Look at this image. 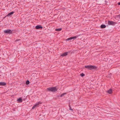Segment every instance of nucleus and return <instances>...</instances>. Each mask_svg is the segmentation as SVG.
Masks as SVG:
<instances>
[{
    "instance_id": "1",
    "label": "nucleus",
    "mask_w": 120,
    "mask_h": 120,
    "mask_svg": "<svg viewBox=\"0 0 120 120\" xmlns=\"http://www.w3.org/2000/svg\"><path fill=\"white\" fill-rule=\"evenodd\" d=\"M46 90L47 91L54 92H55L57 90V89L56 87H49L47 88Z\"/></svg>"
},
{
    "instance_id": "6",
    "label": "nucleus",
    "mask_w": 120,
    "mask_h": 120,
    "mask_svg": "<svg viewBox=\"0 0 120 120\" xmlns=\"http://www.w3.org/2000/svg\"><path fill=\"white\" fill-rule=\"evenodd\" d=\"M97 67L96 66L94 65H90V70H92L94 69L95 70H97Z\"/></svg>"
},
{
    "instance_id": "8",
    "label": "nucleus",
    "mask_w": 120,
    "mask_h": 120,
    "mask_svg": "<svg viewBox=\"0 0 120 120\" xmlns=\"http://www.w3.org/2000/svg\"><path fill=\"white\" fill-rule=\"evenodd\" d=\"M68 52H65L64 53H63L60 56L62 57L66 56L68 55Z\"/></svg>"
},
{
    "instance_id": "17",
    "label": "nucleus",
    "mask_w": 120,
    "mask_h": 120,
    "mask_svg": "<svg viewBox=\"0 0 120 120\" xmlns=\"http://www.w3.org/2000/svg\"><path fill=\"white\" fill-rule=\"evenodd\" d=\"M30 82V81H29V80H27L26 82V85H28L29 84Z\"/></svg>"
},
{
    "instance_id": "14",
    "label": "nucleus",
    "mask_w": 120,
    "mask_h": 120,
    "mask_svg": "<svg viewBox=\"0 0 120 120\" xmlns=\"http://www.w3.org/2000/svg\"><path fill=\"white\" fill-rule=\"evenodd\" d=\"M90 65H87L85 66V67L86 68L88 69H89L90 70Z\"/></svg>"
},
{
    "instance_id": "21",
    "label": "nucleus",
    "mask_w": 120,
    "mask_h": 120,
    "mask_svg": "<svg viewBox=\"0 0 120 120\" xmlns=\"http://www.w3.org/2000/svg\"><path fill=\"white\" fill-rule=\"evenodd\" d=\"M118 5H120V2L118 3Z\"/></svg>"
},
{
    "instance_id": "12",
    "label": "nucleus",
    "mask_w": 120,
    "mask_h": 120,
    "mask_svg": "<svg viewBox=\"0 0 120 120\" xmlns=\"http://www.w3.org/2000/svg\"><path fill=\"white\" fill-rule=\"evenodd\" d=\"M14 11H12L9 13L7 15V16H9L12 15L14 13Z\"/></svg>"
},
{
    "instance_id": "10",
    "label": "nucleus",
    "mask_w": 120,
    "mask_h": 120,
    "mask_svg": "<svg viewBox=\"0 0 120 120\" xmlns=\"http://www.w3.org/2000/svg\"><path fill=\"white\" fill-rule=\"evenodd\" d=\"M107 92L109 94H111L112 93V90L111 89H110L109 90H108L107 91Z\"/></svg>"
},
{
    "instance_id": "19",
    "label": "nucleus",
    "mask_w": 120,
    "mask_h": 120,
    "mask_svg": "<svg viewBox=\"0 0 120 120\" xmlns=\"http://www.w3.org/2000/svg\"><path fill=\"white\" fill-rule=\"evenodd\" d=\"M69 110L71 111L73 110V109L71 108L70 105H69Z\"/></svg>"
},
{
    "instance_id": "4",
    "label": "nucleus",
    "mask_w": 120,
    "mask_h": 120,
    "mask_svg": "<svg viewBox=\"0 0 120 120\" xmlns=\"http://www.w3.org/2000/svg\"><path fill=\"white\" fill-rule=\"evenodd\" d=\"M42 103L40 102H37L36 103V104L34 105L32 107V109H34L35 107H38V106L40 104H41Z\"/></svg>"
},
{
    "instance_id": "13",
    "label": "nucleus",
    "mask_w": 120,
    "mask_h": 120,
    "mask_svg": "<svg viewBox=\"0 0 120 120\" xmlns=\"http://www.w3.org/2000/svg\"><path fill=\"white\" fill-rule=\"evenodd\" d=\"M106 26L105 25H102L100 26L101 28L103 29L106 28Z\"/></svg>"
},
{
    "instance_id": "16",
    "label": "nucleus",
    "mask_w": 120,
    "mask_h": 120,
    "mask_svg": "<svg viewBox=\"0 0 120 120\" xmlns=\"http://www.w3.org/2000/svg\"><path fill=\"white\" fill-rule=\"evenodd\" d=\"M67 93H64L60 95V97H62L64 96V95L66 94Z\"/></svg>"
},
{
    "instance_id": "11",
    "label": "nucleus",
    "mask_w": 120,
    "mask_h": 120,
    "mask_svg": "<svg viewBox=\"0 0 120 120\" xmlns=\"http://www.w3.org/2000/svg\"><path fill=\"white\" fill-rule=\"evenodd\" d=\"M6 85V83L4 82H0V86H5Z\"/></svg>"
},
{
    "instance_id": "20",
    "label": "nucleus",
    "mask_w": 120,
    "mask_h": 120,
    "mask_svg": "<svg viewBox=\"0 0 120 120\" xmlns=\"http://www.w3.org/2000/svg\"><path fill=\"white\" fill-rule=\"evenodd\" d=\"M80 75L81 77H83L85 75V74L83 73H82Z\"/></svg>"
},
{
    "instance_id": "22",
    "label": "nucleus",
    "mask_w": 120,
    "mask_h": 120,
    "mask_svg": "<svg viewBox=\"0 0 120 120\" xmlns=\"http://www.w3.org/2000/svg\"><path fill=\"white\" fill-rule=\"evenodd\" d=\"M19 39L18 40H16L15 41H18L19 40Z\"/></svg>"
},
{
    "instance_id": "5",
    "label": "nucleus",
    "mask_w": 120,
    "mask_h": 120,
    "mask_svg": "<svg viewBox=\"0 0 120 120\" xmlns=\"http://www.w3.org/2000/svg\"><path fill=\"white\" fill-rule=\"evenodd\" d=\"M78 37V36H75L74 37H70L66 39V41H67L71 40L73 39H76Z\"/></svg>"
},
{
    "instance_id": "3",
    "label": "nucleus",
    "mask_w": 120,
    "mask_h": 120,
    "mask_svg": "<svg viewBox=\"0 0 120 120\" xmlns=\"http://www.w3.org/2000/svg\"><path fill=\"white\" fill-rule=\"evenodd\" d=\"M108 23L109 25L113 26H114L117 24V23L116 22H114L113 21H108Z\"/></svg>"
},
{
    "instance_id": "15",
    "label": "nucleus",
    "mask_w": 120,
    "mask_h": 120,
    "mask_svg": "<svg viewBox=\"0 0 120 120\" xmlns=\"http://www.w3.org/2000/svg\"><path fill=\"white\" fill-rule=\"evenodd\" d=\"M116 18H119V19H120V14H119L118 15H116L115 16Z\"/></svg>"
},
{
    "instance_id": "2",
    "label": "nucleus",
    "mask_w": 120,
    "mask_h": 120,
    "mask_svg": "<svg viewBox=\"0 0 120 120\" xmlns=\"http://www.w3.org/2000/svg\"><path fill=\"white\" fill-rule=\"evenodd\" d=\"M13 31V30L8 29L4 30V32L5 34H10L12 33Z\"/></svg>"
},
{
    "instance_id": "18",
    "label": "nucleus",
    "mask_w": 120,
    "mask_h": 120,
    "mask_svg": "<svg viewBox=\"0 0 120 120\" xmlns=\"http://www.w3.org/2000/svg\"><path fill=\"white\" fill-rule=\"evenodd\" d=\"M62 29V28H58L56 29V31H60Z\"/></svg>"
},
{
    "instance_id": "9",
    "label": "nucleus",
    "mask_w": 120,
    "mask_h": 120,
    "mask_svg": "<svg viewBox=\"0 0 120 120\" xmlns=\"http://www.w3.org/2000/svg\"><path fill=\"white\" fill-rule=\"evenodd\" d=\"M17 101L18 103H21L22 102V100L21 98H20L17 99Z\"/></svg>"
},
{
    "instance_id": "7",
    "label": "nucleus",
    "mask_w": 120,
    "mask_h": 120,
    "mask_svg": "<svg viewBox=\"0 0 120 120\" xmlns=\"http://www.w3.org/2000/svg\"><path fill=\"white\" fill-rule=\"evenodd\" d=\"M36 29H42L43 27L40 25H39L37 26H35Z\"/></svg>"
}]
</instances>
